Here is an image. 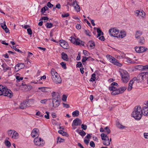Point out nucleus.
<instances>
[{
  "label": "nucleus",
  "instance_id": "38",
  "mask_svg": "<svg viewBox=\"0 0 148 148\" xmlns=\"http://www.w3.org/2000/svg\"><path fill=\"white\" fill-rule=\"evenodd\" d=\"M116 126L117 127L121 129H123L125 128V126L123 125H122L120 124L119 123H116Z\"/></svg>",
  "mask_w": 148,
  "mask_h": 148
},
{
  "label": "nucleus",
  "instance_id": "55",
  "mask_svg": "<svg viewBox=\"0 0 148 148\" xmlns=\"http://www.w3.org/2000/svg\"><path fill=\"white\" fill-rule=\"evenodd\" d=\"M28 33L29 35H31L32 34V32L30 28H28L27 29Z\"/></svg>",
  "mask_w": 148,
  "mask_h": 148
},
{
  "label": "nucleus",
  "instance_id": "57",
  "mask_svg": "<svg viewBox=\"0 0 148 148\" xmlns=\"http://www.w3.org/2000/svg\"><path fill=\"white\" fill-rule=\"evenodd\" d=\"M13 48L16 51H18V52L21 53L22 52L19 49H17L16 46H13Z\"/></svg>",
  "mask_w": 148,
  "mask_h": 148
},
{
  "label": "nucleus",
  "instance_id": "18",
  "mask_svg": "<svg viewBox=\"0 0 148 148\" xmlns=\"http://www.w3.org/2000/svg\"><path fill=\"white\" fill-rule=\"evenodd\" d=\"M39 130L37 128L34 129L31 133V135L32 137L34 138L35 137H38L39 135Z\"/></svg>",
  "mask_w": 148,
  "mask_h": 148
},
{
  "label": "nucleus",
  "instance_id": "6",
  "mask_svg": "<svg viewBox=\"0 0 148 148\" xmlns=\"http://www.w3.org/2000/svg\"><path fill=\"white\" fill-rule=\"evenodd\" d=\"M69 40L74 44L77 45H80L84 46V42L82 41L79 38H75L74 37H71Z\"/></svg>",
  "mask_w": 148,
  "mask_h": 148
},
{
  "label": "nucleus",
  "instance_id": "14",
  "mask_svg": "<svg viewBox=\"0 0 148 148\" xmlns=\"http://www.w3.org/2000/svg\"><path fill=\"white\" fill-rule=\"evenodd\" d=\"M31 99H29L28 101H24L21 103L19 106L20 108L21 109H24L30 106L29 101Z\"/></svg>",
  "mask_w": 148,
  "mask_h": 148
},
{
  "label": "nucleus",
  "instance_id": "30",
  "mask_svg": "<svg viewBox=\"0 0 148 148\" xmlns=\"http://www.w3.org/2000/svg\"><path fill=\"white\" fill-rule=\"evenodd\" d=\"M88 45H89L91 49H93L95 47V44L93 41H90L88 43Z\"/></svg>",
  "mask_w": 148,
  "mask_h": 148
},
{
  "label": "nucleus",
  "instance_id": "62",
  "mask_svg": "<svg viewBox=\"0 0 148 148\" xmlns=\"http://www.w3.org/2000/svg\"><path fill=\"white\" fill-rule=\"evenodd\" d=\"M126 62L129 63H132V62L131 61V59L130 58H127V60H126Z\"/></svg>",
  "mask_w": 148,
  "mask_h": 148
},
{
  "label": "nucleus",
  "instance_id": "4",
  "mask_svg": "<svg viewBox=\"0 0 148 148\" xmlns=\"http://www.w3.org/2000/svg\"><path fill=\"white\" fill-rule=\"evenodd\" d=\"M119 72L123 82L124 83H127L130 79V75L128 72L125 70L122 69L120 70Z\"/></svg>",
  "mask_w": 148,
  "mask_h": 148
},
{
  "label": "nucleus",
  "instance_id": "3",
  "mask_svg": "<svg viewBox=\"0 0 148 148\" xmlns=\"http://www.w3.org/2000/svg\"><path fill=\"white\" fill-rule=\"evenodd\" d=\"M13 95V93L11 90L8 89L6 86L0 85V96L3 95L11 98Z\"/></svg>",
  "mask_w": 148,
  "mask_h": 148
},
{
  "label": "nucleus",
  "instance_id": "64",
  "mask_svg": "<svg viewBox=\"0 0 148 148\" xmlns=\"http://www.w3.org/2000/svg\"><path fill=\"white\" fill-rule=\"evenodd\" d=\"M144 135L145 138L148 139V133H144Z\"/></svg>",
  "mask_w": 148,
  "mask_h": 148
},
{
  "label": "nucleus",
  "instance_id": "2",
  "mask_svg": "<svg viewBox=\"0 0 148 148\" xmlns=\"http://www.w3.org/2000/svg\"><path fill=\"white\" fill-rule=\"evenodd\" d=\"M141 108L140 106H136L132 114V116L136 120H139L142 118V113Z\"/></svg>",
  "mask_w": 148,
  "mask_h": 148
},
{
  "label": "nucleus",
  "instance_id": "31",
  "mask_svg": "<svg viewBox=\"0 0 148 148\" xmlns=\"http://www.w3.org/2000/svg\"><path fill=\"white\" fill-rule=\"evenodd\" d=\"M62 58L64 60L67 61L68 57L67 54L64 52H62L61 54Z\"/></svg>",
  "mask_w": 148,
  "mask_h": 148
},
{
  "label": "nucleus",
  "instance_id": "60",
  "mask_svg": "<svg viewBox=\"0 0 148 148\" xmlns=\"http://www.w3.org/2000/svg\"><path fill=\"white\" fill-rule=\"evenodd\" d=\"M82 66V64L81 62H78L77 64L76 65V66L77 67H80Z\"/></svg>",
  "mask_w": 148,
  "mask_h": 148
},
{
  "label": "nucleus",
  "instance_id": "48",
  "mask_svg": "<svg viewBox=\"0 0 148 148\" xmlns=\"http://www.w3.org/2000/svg\"><path fill=\"white\" fill-rule=\"evenodd\" d=\"M60 64L64 69H66V64L64 62H62L60 63Z\"/></svg>",
  "mask_w": 148,
  "mask_h": 148
},
{
  "label": "nucleus",
  "instance_id": "43",
  "mask_svg": "<svg viewBox=\"0 0 148 148\" xmlns=\"http://www.w3.org/2000/svg\"><path fill=\"white\" fill-rule=\"evenodd\" d=\"M48 10H49L48 8L47 7V6H45L42 8L41 9V12H42L43 13H44L46 11Z\"/></svg>",
  "mask_w": 148,
  "mask_h": 148
},
{
  "label": "nucleus",
  "instance_id": "22",
  "mask_svg": "<svg viewBox=\"0 0 148 148\" xmlns=\"http://www.w3.org/2000/svg\"><path fill=\"white\" fill-rule=\"evenodd\" d=\"M60 45L63 48L65 49H67L69 48V45L68 43L64 40H62V41L60 42Z\"/></svg>",
  "mask_w": 148,
  "mask_h": 148
},
{
  "label": "nucleus",
  "instance_id": "59",
  "mask_svg": "<svg viewBox=\"0 0 148 148\" xmlns=\"http://www.w3.org/2000/svg\"><path fill=\"white\" fill-rule=\"evenodd\" d=\"M66 99H67V97L65 95H63L62 98V100L64 101H66Z\"/></svg>",
  "mask_w": 148,
  "mask_h": 148
},
{
  "label": "nucleus",
  "instance_id": "7",
  "mask_svg": "<svg viewBox=\"0 0 148 148\" xmlns=\"http://www.w3.org/2000/svg\"><path fill=\"white\" fill-rule=\"evenodd\" d=\"M106 57L112 63L115 65H116L119 66H122V64L120 63L116 59L112 56L108 55L106 56Z\"/></svg>",
  "mask_w": 148,
  "mask_h": 148
},
{
  "label": "nucleus",
  "instance_id": "63",
  "mask_svg": "<svg viewBox=\"0 0 148 148\" xmlns=\"http://www.w3.org/2000/svg\"><path fill=\"white\" fill-rule=\"evenodd\" d=\"M56 8L58 9H60L61 8V5L60 4L58 3L56 5Z\"/></svg>",
  "mask_w": 148,
  "mask_h": 148
},
{
  "label": "nucleus",
  "instance_id": "21",
  "mask_svg": "<svg viewBox=\"0 0 148 148\" xmlns=\"http://www.w3.org/2000/svg\"><path fill=\"white\" fill-rule=\"evenodd\" d=\"M25 66L24 64L23 63H21L17 64L15 67V70L16 71H17L19 70L24 68Z\"/></svg>",
  "mask_w": 148,
  "mask_h": 148
},
{
  "label": "nucleus",
  "instance_id": "16",
  "mask_svg": "<svg viewBox=\"0 0 148 148\" xmlns=\"http://www.w3.org/2000/svg\"><path fill=\"white\" fill-rule=\"evenodd\" d=\"M135 50L137 53H142L147 50V48L144 47H136L135 48Z\"/></svg>",
  "mask_w": 148,
  "mask_h": 148
},
{
  "label": "nucleus",
  "instance_id": "39",
  "mask_svg": "<svg viewBox=\"0 0 148 148\" xmlns=\"http://www.w3.org/2000/svg\"><path fill=\"white\" fill-rule=\"evenodd\" d=\"M90 59V60H94V59L90 57H84L82 59V62H85L88 59Z\"/></svg>",
  "mask_w": 148,
  "mask_h": 148
},
{
  "label": "nucleus",
  "instance_id": "34",
  "mask_svg": "<svg viewBox=\"0 0 148 148\" xmlns=\"http://www.w3.org/2000/svg\"><path fill=\"white\" fill-rule=\"evenodd\" d=\"M38 89L39 90H41L42 92H47V90L49 89V88L47 87H41L38 88Z\"/></svg>",
  "mask_w": 148,
  "mask_h": 148
},
{
  "label": "nucleus",
  "instance_id": "25",
  "mask_svg": "<svg viewBox=\"0 0 148 148\" xmlns=\"http://www.w3.org/2000/svg\"><path fill=\"white\" fill-rule=\"evenodd\" d=\"M97 32L98 34L96 35L97 38H99V39L101 40H102V36L99 37L102 33V31L99 28H97Z\"/></svg>",
  "mask_w": 148,
  "mask_h": 148
},
{
  "label": "nucleus",
  "instance_id": "9",
  "mask_svg": "<svg viewBox=\"0 0 148 148\" xmlns=\"http://www.w3.org/2000/svg\"><path fill=\"white\" fill-rule=\"evenodd\" d=\"M111 141V139L109 140L107 136L104 133H102V143L105 145L109 146L110 145V142Z\"/></svg>",
  "mask_w": 148,
  "mask_h": 148
},
{
  "label": "nucleus",
  "instance_id": "10",
  "mask_svg": "<svg viewBox=\"0 0 148 148\" xmlns=\"http://www.w3.org/2000/svg\"><path fill=\"white\" fill-rule=\"evenodd\" d=\"M119 31L116 28H112L110 29L109 31V33L110 35L112 36L118 38Z\"/></svg>",
  "mask_w": 148,
  "mask_h": 148
},
{
  "label": "nucleus",
  "instance_id": "12",
  "mask_svg": "<svg viewBox=\"0 0 148 148\" xmlns=\"http://www.w3.org/2000/svg\"><path fill=\"white\" fill-rule=\"evenodd\" d=\"M52 79L53 82L56 84H60L62 82L61 78L58 74H56L55 77H52Z\"/></svg>",
  "mask_w": 148,
  "mask_h": 148
},
{
  "label": "nucleus",
  "instance_id": "58",
  "mask_svg": "<svg viewBox=\"0 0 148 148\" xmlns=\"http://www.w3.org/2000/svg\"><path fill=\"white\" fill-rule=\"evenodd\" d=\"M62 104L64 107L66 108H67L69 107V105L68 104H66L64 103H63Z\"/></svg>",
  "mask_w": 148,
  "mask_h": 148
},
{
  "label": "nucleus",
  "instance_id": "23",
  "mask_svg": "<svg viewBox=\"0 0 148 148\" xmlns=\"http://www.w3.org/2000/svg\"><path fill=\"white\" fill-rule=\"evenodd\" d=\"M136 79V77H134L131 80L129 84L128 87L127 88V90L128 91H130L132 88L133 84L134 81Z\"/></svg>",
  "mask_w": 148,
  "mask_h": 148
},
{
  "label": "nucleus",
  "instance_id": "50",
  "mask_svg": "<svg viewBox=\"0 0 148 148\" xmlns=\"http://www.w3.org/2000/svg\"><path fill=\"white\" fill-rule=\"evenodd\" d=\"M140 67H141V69L143 70H146L148 69V65H145L144 66H140Z\"/></svg>",
  "mask_w": 148,
  "mask_h": 148
},
{
  "label": "nucleus",
  "instance_id": "51",
  "mask_svg": "<svg viewBox=\"0 0 148 148\" xmlns=\"http://www.w3.org/2000/svg\"><path fill=\"white\" fill-rule=\"evenodd\" d=\"M46 113L47 114V115H45V117L47 119H49V113L48 112H46Z\"/></svg>",
  "mask_w": 148,
  "mask_h": 148
},
{
  "label": "nucleus",
  "instance_id": "8",
  "mask_svg": "<svg viewBox=\"0 0 148 148\" xmlns=\"http://www.w3.org/2000/svg\"><path fill=\"white\" fill-rule=\"evenodd\" d=\"M8 136L14 139H17L19 136L18 133L14 130H10L8 131Z\"/></svg>",
  "mask_w": 148,
  "mask_h": 148
},
{
  "label": "nucleus",
  "instance_id": "42",
  "mask_svg": "<svg viewBox=\"0 0 148 148\" xmlns=\"http://www.w3.org/2000/svg\"><path fill=\"white\" fill-rule=\"evenodd\" d=\"M5 144L7 147H9L11 145V143L8 140H6L5 142Z\"/></svg>",
  "mask_w": 148,
  "mask_h": 148
},
{
  "label": "nucleus",
  "instance_id": "56",
  "mask_svg": "<svg viewBox=\"0 0 148 148\" xmlns=\"http://www.w3.org/2000/svg\"><path fill=\"white\" fill-rule=\"evenodd\" d=\"M90 146L91 147H95V143L93 141H91L90 142Z\"/></svg>",
  "mask_w": 148,
  "mask_h": 148
},
{
  "label": "nucleus",
  "instance_id": "19",
  "mask_svg": "<svg viewBox=\"0 0 148 148\" xmlns=\"http://www.w3.org/2000/svg\"><path fill=\"white\" fill-rule=\"evenodd\" d=\"M72 5L74 7L75 10L77 12H79L80 9L79 5L78 4L77 2L76 1H74L72 3Z\"/></svg>",
  "mask_w": 148,
  "mask_h": 148
},
{
  "label": "nucleus",
  "instance_id": "45",
  "mask_svg": "<svg viewBox=\"0 0 148 148\" xmlns=\"http://www.w3.org/2000/svg\"><path fill=\"white\" fill-rule=\"evenodd\" d=\"M87 18L89 20H90L91 23L93 26H94L95 25V24L94 23V21L93 20L91 19L89 16L87 17Z\"/></svg>",
  "mask_w": 148,
  "mask_h": 148
},
{
  "label": "nucleus",
  "instance_id": "17",
  "mask_svg": "<svg viewBox=\"0 0 148 148\" xmlns=\"http://www.w3.org/2000/svg\"><path fill=\"white\" fill-rule=\"evenodd\" d=\"M51 94L52 96V101L55 100L57 99H58V100H60V96L58 93L53 92Z\"/></svg>",
  "mask_w": 148,
  "mask_h": 148
},
{
  "label": "nucleus",
  "instance_id": "33",
  "mask_svg": "<svg viewBox=\"0 0 148 148\" xmlns=\"http://www.w3.org/2000/svg\"><path fill=\"white\" fill-rule=\"evenodd\" d=\"M51 78L53 77H55L56 76V74H58L57 72H56L55 69H52L51 71Z\"/></svg>",
  "mask_w": 148,
  "mask_h": 148
},
{
  "label": "nucleus",
  "instance_id": "54",
  "mask_svg": "<svg viewBox=\"0 0 148 148\" xmlns=\"http://www.w3.org/2000/svg\"><path fill=\"white\" fill-rule=\"evenodd\" d=\"M47 6L49 8H51L53 7V5L51 4L50 2H48L47 3Z\"/></svg>",
  "mask_w": 148,
  "mask_h": 148
},
{
  "label": "nucleus",
  "instance_id": "20",
  "mask_svg": "<svg viewBox=\"0 0 148 148\" xmlns=\"http://www.w3.org/2000/svg\"><path fill=\"white\" fill-rule=\"evenodd\" d=\"M82 122L80 119L78 118H77L74 119L72 123V126H73V125H75L76 126L80 125Z\"/></svg>",
  "mask_w": 148,
  "mask_h": 148
},
{
  "label": "nucleus",
  "instance_id": "37",
  "mask_svg": "<svg viewBox=\"0 0 148 148\" xmlns=\"http://www.w3.org/2000/svg\"><path fill=\"white\" fill-rule=\"evenodd\" d=\"M145 42L144 38L143 37H140L139 40L138 41V42L141 45H143L144 44Z\"/></svg>",
  "mask_w": 148,
  "mask_h": 148
},
{
  "label": "nucleus",
  "instance_id": "15",
  "mask_svg": "<svg viewBox=\"0 0 148 148\" xmlns=\"http://www.w3.org/2000/svg\"><path fill=\"white\" fill-rule=\"evenodd\" d=\"M142 110L143 115H148V101L146 103L145 106L143 107Z\"/></svg>",
  "mask_w": 148,
  "mask_h": 148
},
{
  "label": "nucleus",
  "instance_id": "28",
  "mask_svg": "<svg viewBox=\"0 0 148 148\" xmlns=\"http://www.w3.org/2000/svg\"><path fill=\"white\" fill-rule=\"evenodd\" d=\"M126 33L124 31H121V32H119V36L118 38H123L126 36Z\"/></svg>",
  "mask_w": 148,
  "mask_h": 148
},
{
  "label": "nucleus",
  "instance_id": "29",
  "mask_svg": "<svg viewBox=\"0 0 148 148\" xmlns=\"http://www.w3.org/2000/svg\"><path fill=\"white\" fill-rule=\"evenodd\" d=\"M102 132H105L106 133V135L110 133V131L108 127H106L104 129L102 128Z\"/></svg>",
  "mask_w": 148,
  "mask_h": 148
},
{
  "label": "nucleus",
  "instance_id": "11",
  "mask_svg": "<svg viewBox=\"0 0 148 148\" xmlns=\"http://www.w3.org/2000/svg\"><path fill=\"white\" fill-rule=\"evenodd\" d=\"M34 141L35 145H36L42 146L45 143L44 140L40 138H36Z\"/></svg>",
  "mask_w": 148,
  "mask_h": 148
},
{
  "label": "nucleus",
  "instance_id": "1",
  "mask_svg": "<svg viewBox=\"0 0 148 148\" xmlns=\"http://www.w3.org/2000/svg\"><path fill=\"white\" fill-rule=\"evenodd\" d=\"M118 84L115 82H112L110 86L109 87V90L112 91L111 94L113 95H115L119 94H121L126 90L127 88L125 86H123L118 88L114 87V86H117Z\"/></svg>",
  "mask_w": 148,
  "mask_h": 148
},
{
  "label": "nucleus",
  "instance_id": "27",
  "mask_svg": "<svg viewBox=\"0 0 148 148\" xmlns=\"http://www.w3.org/2000/svg\"><path fill=\"white\" fill-rule=\"evenodd\" d=\"M1 66L5 72L7 71L8 70H10L11 69V68L8 66L5 63H3L1 65Z\"/></svg>",
  "mask_w": 148,
  "mask_h": 148
},
{
  "label": "nucleus",
  "instance_id": "32",
  "mask_svg": "<svg viewBox=\"0 0 148 148\" xmlns=\"http://www.w3.org/2000/svg\"><path fill=\"white\" fill-rule=\"evenodd\" d=\"M76 132H78L79 134L82 136H85L86 135V132L83 130H80L79 132V130L78 129H77L76 130Z\"/></svg>",
  "mask_w": 148,
  "mask_h": 148
},
{
  "label": "nucleus",
  "instance_id": "49",
  "mask_svg": "<svg viewBox=\"0 0 148 148\" xmlns=\"http://www.w3.org/2000/svg\"><path fill=\"white\" fill-rule=\"evenodd\" d=\"M85 32L86 35H87V36H91V33L89 30H85Z\"/></svg>",
  "mask_w": 148,
  "mask_h": 148
},
{
  "label": "nucleus",
  "instance_id": "46",
  "mask_svg": "<svg viewBox=\"0 0 148 148\" xmlns=\"http://www.w3.org/2000/svg\"><path fill=\"white\" fill-rule=\"evenodd\" d=\"M16 79L17 80V82H20L21 80H23V77H20L19 76H16Z\"/></svg>",
  "mask_w": 148,
  "mask_h": 148
},
{
  "label": "nucleus",
  "instance_id": "53",
  "mask_svg": "<svg viewBox=\"0 0 148 148\" xmlns=\"http://www.w3.org/2000/svg\"><path fill=\"white\" fill-rule=\"evenodd\" d=\"M69 16V14L68 13L62 14V16L63 17H67Z\"/></svg>",
  "mask_w": 148,
  "mask_h": 148
},
{
  "label": "nucleus",
  "instance_id": "35",
  "mask_svg": "<svg viewBox=\"0 0 148 148\" xmlns=\"http://www.w3.org/2000/svg\"><path fill=\"white\" fill-rule=\"evenodd\" d=\"M142 34V33L140 31H137L136 32L135 35V37L136 38H138Z\"/></svg>",
  "mask_w": 148,
  "mask_h": 148
},
{
  "label": "nucleus",
  "instance_id": "5",
  "mask_svg": "<svg viewBox=\"0 0 148 148\" xmlns=\"http://www.w3.org/2000/svg\"><path fill=\"white\" fill-rule=\"evenodd\" d=\"M148 77V72H143L140 73L136 78V80L137 82H139L145 79Z\"/></svg>",
  "mask_w": 148,
  "mask_h": 148
},
{
  "label": "nucleus",
  "instance_id": "40",
  "mask_svg": "<svg viewBox=\"0 0 148 148\" xmlns=\"http://www.w3.org/2000/svg\"><path fill=\"white\" fill-rule=\"evenodd\" d=\"M95 76H96V74H95V73H93L92 75V77L91 78V79H90V81H91V82H93V81H95V79H96Z\"/></svg>",
  "mask_w": 148,
  "mask_h": 148
},
{
  "label": "nucleus",
  "instance_id": "36",
  "mask_svg": "<svg viewBox=\"0 0 148 148\" xmlns=\"http://www.w3.org/2000/svg\"><path fill=\"white\" fill-rule=\"evenodd\" d=\"M79 115V112L77 110H76L72 113V115L73 117L78 116Z\"/></svg>",
  "mask_w": 148,
  "mask_h": 148
},
{
  "label": "nucleus",
  "instance_id": "47",
  "mask_svg": "<svg viewBox=\"0 0 148 148\" xmlns=\"http://www.w3.org/2000/svg\"><path fill=\"white\" fill-rule=\"evenodd\" d=\"M36 115L39 116L40 117H42L43 116V115L42 114L40 111L37 112L36 114Z\"/></svg>",
  "mask_w": 148,
  "mask_h": 148
},
{
  "label": "nucleus",
  "instance_id": "44",
  "mask_svg": "<svg viewBox=\"0 0 148 148\" xmlns=\"http://www.w3.org/2000/svg\"><path fill=\"white\" fill-rule=\"evenodd\" d=\"M57 142H59L60 143H61L64 142L65 140L63 138H60L59 137H58L57 138Z\"/></svg>",
  "mask_w": 148,
  "mask_h": 148
},
{
  "label": "nucleus",
  "instance_id": "61",
  "mask_svg": "<svg viewBox=\"0 0 148 148\" xmlns=\"http://www.w3.org/2000/svg\"><path fill=\"white\" fill-rule=\"evenodd\" d=\"M76 27L77 29H81V27L80 25L78 24L76 25Z\"/></svg>",
  "mask_w": 148,
  "mask_h": 148
},
{
  "label": "nucleus",
  "instance_id": "13",
  "mask_svg": "<svg viewBox=\"0 0 148 148\" xmlns=\"http://www.w3.org/2000/svg\"><path fill=\"white\" fill-rule=\"evenodd\" d=\"M145 12L142 10H137L136 12V15L137 17L140 18L141 16L143 18H145Z\"/></svg>",
  "mask_w": 148,
  "mask_h": 148
},
{
  "label": "nucleus",
  "instance_id": "26",
  "mask_svg": "<svg viewBox=\"0 0 148 148\" xmlns=\"http://www.w3.org/2000/svg\"><path fill=\"white\" fill-rule=\"evenodd\" d=\"M32 87L30 85H25L24 86H23V88L22 90L25 91H29L31 89Z\"/></svg>",
  "mask_w": 148,
  "mask_h": 148
},
{
  "label": "nucleus",
  "instance_id": "52",
  "mask_svg": "<svg viewBox=\"0 0 148 148\" xmlns=\"http://www.w3.org/2000/svg\"><path fill=\"white\" fill-rule=\"evenodd\" d=\"M81 128L83 130H86L87 129V126L86 125L82 124L81 125Z\"/></svg>",
  "mask_w": 148,
  "mask_h": 148
},
{
  "label": "nucleus",
  "instance_id": "41",
  "mask_svg": "<svg viewBox=\"0 0 148 148\" xmlns=\"http://www.w3.org/2000/svg\"><path fill=\"white\" fill-rule=\"evenodd\" d=\"M53 26L52 23H47L45 24V26L47 28H51Z\"/></svg>",
  "mask_w": 148,
  "mask_h": 148
},
{
  "label": "nucleus",
  "instance_id": "24",
  "mask_svg": "<svg viewBox=\"0 0 148 148\" xmlns=\"http://www.w3.org/2000/svg\"><path fill=\"white\" fill-rule=\"evenodd\" d=\"M60 100L57 99L55 100L52 101V103H53V106L55 108L58 107L60 104Z\"/></svg>",
  "mask_w": 148,
  "mask_h": 148
}]
</instances>
